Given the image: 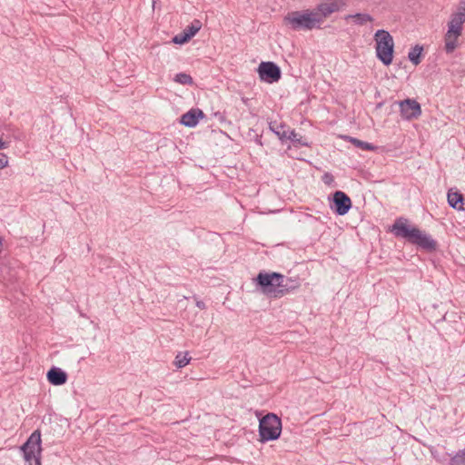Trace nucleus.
<instances>
[{
    "label": "nucleus",
    "instance_id": "1",
    "mask_svg": "<svg viewBox=\"0 0 465 465\" xmlns=\"http://www.w3.org/2000/svg\"><path fill=\"white\" fill-rule=\"evenodd\" d=\"M390 231L395 237L402 238L409 243L416 245L428 252L437 250V242L430 234L420 231L418 227L411 226L407 218H397L391 226Z\"/></svg>",
    "mask_w": 465,
    "mask_h": 465
},
{
    "label": "nucleus",
    "instance_id": "2",
    "mask_svg": "<svg viewBox=\"0 0 465 465\" xmlns=\"http://www.w3.org/2000/svg\"><path fill=\"white\" fill-rule=\"evenodd\" d=\"M284 24L292 30H312L321 28V18H318L314 9H306L302 11H292L284 16Z\"/></svg>",
    "mask_w": 465,
    "mask_h": 465
},
{
    "label": "nucleus",
    "instance_id": "3",
    "mask_svg": "<svg viewBox=\"0 0 465 465\" xmlns=\"http://www.w3.org/2000/svg\"><path fill=\"white\" fill-rule=\"evenodd\" d=\"M283 274L276 272H260L254 278L257 289L269 299L281 298L280 289L282 287Z\"/></svg>",
    "mask_w": 465,
    "mask_h": 465
},
{
    "label": "nucleus",
    "instance_id": "4",
    "mask_svg": "<svg viewBox=\"0 0 465 465\" xmlns=\"http://www.w3.org/2000/svg\"><path fill=\"white\" fill-rule=\"evenodd\" d=\"M465 23V8L451 15L448 23V31L445 34L444 49L447 54H451L457 47V41L462 32V25Z\"/></svg>",
    "mask_w": 465,
    "mask_h": 465
},
{
    "label": "nucleus",
    "instance_id": "5",
    "mask_svg": "<svg viewBox=\"0 0 465 465\" xmlns=\"http://www.w3.org/2000/svg\"><path fill=\"white\" fill-rule=\"evenodd\" d=\"M376 56L384 64L392 63L394 53V42L388 31L380 29L375 33Z\"/></svg>",
    "mask_w": 465,
    "mask_h": 465
},
{
    "label": "nucleus",
    "instance_id": "6",
    "mask_svg": "<svg viewBox=\"0 0 465 465\" xmlns=\"http://www.w3.org/2000/svg\"><path fill=\"white\" fill-rule=\"evenodd\" d=\"M259 436L261 442L279 439L282 433V420L274 413H268L259 421Z\"/></svg>",
    "mask_w": 465,
    "mask_h": 465
},
{
    "label": "nucleus",
    "instance_id": "7",
    "mask_svg": "<svg viewBox=\"0 0 465 465\" xmlns=\"http://www.w3.org/2000/svg\"><path fill=\"white\" fill-rule=\"evenodd\" d=\"M24 459L29 465H41V433L35 430L26 441L20 447Z\"/></svg>",
    "mask_w": 465,
    "mask_h": 465
},
{
    "label": "nucleus",
    "instance_id": "8",
    "mask_svg": "<svg viewBox=\"0 0 465 465\" xmlns=\"http://www.w3.org/2000/svg\"><path fill=\"white\" fill-rule=\"evenodd\" d=\"M396 103L400 107L401 116L403 120L411 121L421 115L420 104L415 99L407 98Z\"/></svg>",
    "mask_w": 465,
    "mask_h": 465
},
{
    "label": "nucleus",
    "instance_id": "9",
    "mask_svg": "<svg viewBox=\"0 0 465 465\" xmlns=\"http://www.w3.org/2000/svg\"><path fill=\"white\" fill-rule=\"evenodd\" d=\"M258 74L260 79L268 84L278 82L282 75L280 67L273 62H262Z\"/></svg>",
    "mask_w": 465,
    "mask_h": 465
},
{
    "label": "nucleus",
    "instance_id": "10",
    "mask_svg": "<svg viewBox=\"0 0 465 465\" xmlns=\"http://www.w3.org/2000/svg\"><path fill=\"white\" fill-rule=\"evenodd\" d=\"M330 207L335 214L342 216L351 208V200L344 192L336 191L332 195Z\"/></svg>",
    "mask_w": 465,
    "mask_h": 465
},
{
    "label": "nucleus",
    "instance_id": "11",
    "mask_svg": "<svg viewBox=\"0 0 465 465\" xmlns=\"http://www.w3.org/2000/svg\"><path fill=\"white\" fill-rule=\"evenodd\" d=\"M343 5V0H323L316 5L314 11L318 18H321V24H322L326 17L338 12Z\"/></svg>",
    "mask_w": 465,
    "mask_h": 465
},
{
    "label": "nucleus",
    "instance_id": "12",
    "mask_svg": "<svg viewBox=\"0 0 465 465\" xmlns=\"http://www.w3.org/2000/svg\"><path fill=\"white\" fill-rule=\"evenodd\" d=\"M205 116L203 112L199 108H193L183 114L181 117L180 123L186 127H194L198 124L200 119Z\"/></svg>",
    "mask_w": 465,
    "mask_h": 465
},
{
    "label": "nucleus",
    "instance_id": "13",
    "mask_svg": "<svg viewBox=\"0 0 465 465\" xmlns=\"http://www.w3.org/2000/svg\"><path fill=\"white\" fill-rule=\"evenodd\" d=\"M47 381L55 386L63 385L67 381V373L58 367H52L47 371Z\"/></svg>",
    "mask_w": 465,
    "mask_h": 465
},
{
    "label": "nucleus",
    "instance_id": "14",
    "mask_svg": "<svg viewBox=\"0 0 465 465\" xmlns=\"http://www.w3.org/2000/svg\"><path fill=\"white\" fill-rule=\"evenodd\" d=\"M447 200L449 205L453 209L458 211L464 210V197L461 193L450 189L447 193Z\"/></svg>",
    "mask_w": 465,
    "mask_h": 465
},
{
    "label": "nucleus",
    "instance_id": "15",
    "mask_svg": "<svg viewBox=\"0 0 465 465\" xmlns=\"http://www.w3.org/2000/svg\"><path fill=\"white\" fill-rule=\"evenodd\" d=\"M300 287V282L297 279L287 278L283 275L282 287L280 289L281 298L292 292Z\"/></svg>",
    "mask_w": 465,
    "mask_h": 465
},
{
    "label": "nucleus",
    "instance_id": "16",
    "mask_svg": "<svg viewBox=\"0 0 465 465\" xmlns=\"http://www.w3.org/2000/svg\"><path fill=\"white\" fill-rule=\"evenodd\" d=\"M345 19L346 20L352 19L353 22L356 25H363L367 22H372L373 21V17L371 15L365 14V13H357V14H354V15H348L345 17Z\"/></svg>",
    "mask_w": 465,
    "mask_h": 465
},
{
    "label": "nucleus",
    "instance_id": "17",
    "mask_svg": "<svg viewBox=\"0 0 465 465\" xmlns=\"http://www.w3.org/2000/svg\"><path fill=\"white\" fill-rule=\"evenodd\" d=\"M286 140H290L295 146H297V145L306 146V147L310 146V143L305 138H303L302 135L297 134L294 130L289 131Z\"/></svg>",
    "mask_w": 465,
    "mask_h": 465
},
{
    "label": "nucleus",
    "instance_id": "18",
    "mask_svg": "<svg viewBox=\"0 0 465 465\" xmlns=\"http://www.w3.org/2000/svg\"><path fill=\"white\" fill-rule=\"evenodd\" d=\"M422 51L423 47L420 45H416L410 50L408 54V58L414 65H418L420 64Z\"/></svg>",
    "mask_w": 465,
    "mask_h": 465
},
{
    "label": "nucleus",
    "instance_id": "19",
    "mask_svg": "<svg viewBox=\"0 0 465 465\" xmlns=\"http://www.w3.org/2000/svg\"><path fill=\"white\" fill-rule=\"evenodd\" d=\"M269 128L272 132H273L278 138L283 142L286 141L287 134L290 130H285L284 124H277L276 123H270Z\"/></svg>",
    "mask_w": 465,
    "mask_h": 465
},
{
    "label": "nucleus",
    "instance_id": "20",
    "mask_svg": "<svg viewBox=\"0 0 465 465\" xmlns=\"http://www.w3.org/2000/svg\"><path fill=\"white\" fill-rule=\"evenodd\" d=\"M191 359L188 351H179L175 356L173 364L176 368L181 369L185 367L190 362Z\"/></svg>",
    "mask_w": 465,
    "mask_h": 465
},
{
    "label": "nucleus",
    "instance_id": "21",
    "mask_svg": "<svg viewBox=\"0 0 465 465\" xmlns=\"http://www.w3.org/2000/svg\"><path fill=\"white\" fill-rule=\"evenodd\" d=\"M201 27L202 23L195 19L183 29V33L191 39L199 32Z\"/></svg>",
    "mask_w": 465,
    "mask_h": 465
},
{
    "label": "nucleus",
    "instance_id": "22",
    "mask_svg": "<svg viewBox=\"0 0 465 465\" xmlns=\"http://www.w3.org/2000/svg\"><path fill=\"white\" fill-rule=\"evenodd\" d=\"M346 140L350 141L352 144H354L356 147L367 150V151H373L375 149V146L370 143L361 141L357 138L351 137V136H345Z\"/></svg>",
    "mask_w": 465,
    "mask_h": 465
},
{
    "label": "nucleus",
    "instance_id": "23",
    "mask_svg": "<svg viewBox=\"0 0 465 465\" xmlns=\"http://www.w3.org/2000/svg\"><path fill=\"white\" fill-rule=\"evenodd\" d=\"M448 465H465V448L453 455Z\"/></svg>",
    "mask_w": 465,
    "mask_h": 465
},
{
    "label": "nucleus",
    "instance_id": "24",
    "mask_svg": "<svg viewBox=\"0 0 465 465\" xmlns=\"http://www.w3.org/2000/svg\"><path fill=\"white\" fill-rule=\"evenodd\" d=\"M173 81L178 84H184V85L185 84L192 85L193 84V77L186 73L176 74L173 78Z\"/></svg>",
    "mask_w": 465,
    "mask_h": 465
},
{
    "label": "nucleus",
    "instance_id": "25",
    "mask_svg": "<svg viewBox=\"0 0 465 465\" xmlns=\"http://www.w3.org/2000/svg\"><path fill=\"white\" fill-rule=\"evenodd\" d=\"M190 38L183 33V31L173 37L172 42L176 45H183L187 43Z\"/></svg>",
    "mask_w": 465,
    "mask_h": 465
},
{
    "label": "nucleus",
    "instance_id": "26",
    "mask_svg": "<svg viewBox=\"0 0 465 465\" xmlns=\"http://www.w3.org/2000/svg\"><path fill=\"white\" fill-rule=\"evenodd\" d=\"M322 181L326 185H332L334 183V177L331 173H324L322 176Z\"/></svg>",
    "mask_w": 465,
    "mask_h": 465
},
{
    "label": "nucleus",
    "instance_id": "27",
    "mask_svg": "<svg viewBox=\"0 0 465 465\" xmlns=\"http://www.w3.org/2000/svg\"><path fill=\"white\" fill-rule=\"evenodd\" d=\"M7 163L8 157L5 153H0V169L6 167Z\"/></svg>",
    "mask_w": 465,
    "mask_h": 465
},
{
    "label": "nucleus",
    "instance_id": "28",
    "mask_svg": "<svg viewBox=\"0 0 465 465\" xmlns=\"http://www.w3.org/2000/svg\"><path fill=\"white\" fill-rule=\"evenodd\" d=\"M196 306L201 310H204L206 308L205 303L203 301H197Z\"/></svg>",
    "mask_w": 465,
    "mask_h": 465
},
{
    "label": "nucleus",
    "instance_id": "29",
    "mask_svg": "<svg viewBox=\"0 0 465 465\" xmlns=\"http://www.w3.org/2000/svg\"><path fill=\"white\" fill-rule=\"evenodd\" d=\"M8 144L7 143L4 142L2 139H0V150L7 148Z\"/></svg>",
    "mask_w": 465,
    "mask_h": 465
},
{
    "label": "nucleus",
    "instance_id": "30",
    "mask_svg": "<svg viewBox=\"0 0 465 465\" xmlns=\"http://www.w3.org/2000/svg\"><path fill=\"white\" fill-rule=\"evenodd\" d=\"M218 115H219V119L222 120L223 116L220 114H216V116H218Z\"/></svg>",
    "mask_w": 465,
    "mask_h": 465
},
{
    "label": "nucleus",
    "instance_id": "31",
    "mask_svg": "<svg viewBox=\"0 0 465 465\" xmlns=\"http://www.w3.org/2000/svg\"><path fill=\"white\" fill-rule=\"evenodd\" d=\"M257 143H259L260 144H262L261 139H257Z\"/></svg>",
    "mask_w": 465,
    "mask_h": 465
}]
</instances>
